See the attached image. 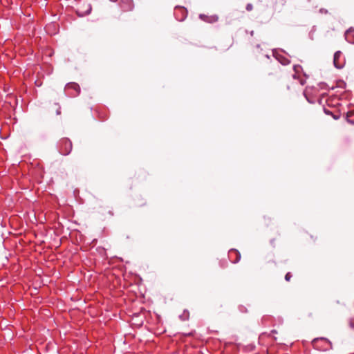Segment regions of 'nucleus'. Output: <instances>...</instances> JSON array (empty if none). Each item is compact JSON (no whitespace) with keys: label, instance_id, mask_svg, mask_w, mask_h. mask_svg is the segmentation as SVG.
<instances>
[{"label":"nucleus","instance_id":"nucleus-8","mask_svg":"<svg viewBox=\"0 0 354 354\" xmlns=\"http://www.w3.org/2000/svg\"><path fill=\"white\" fill-rule=\"evenodd\" d=\"M120 7L123 11H131L134 8V3L133 0H122Z\"/></svg>","mask_w":354,"mask_h":354},{"label":"nucleus","instance_id":"nucleus-15","mask_svg":"<svg viewBox=\"0 0 354 354\" xmlns=\"http://www.w3.org/2000/svg\"><path fill=\"white\" fill-rule=\"evenodd\" d=\"M301 68L300 66H294V70L295 71L296 73H298Z\"/></svg>","mask_w":354,"mask_h":354},{"label":"nucleus","instance_id":"nucleus-6","mask_svg":"<svg viewBox=\"0 0 354 354\" xmlns=\"http://www.w3.org/2000/svg\"><path fill=\"white\" fill-rule=\"evenodd\" d=\"M199 18L202 21H205L206 23H209V24L215 23L216 21H218V17L216 15H205V14H200L199 15Z\"/></svg>","mask_w":354,"mask_h":354},{"label":"nucleus","instance_id":"nucleus-10","mask_svg":"<svg viewBox=\"0 0 354 354\" xmlns=\"http://www.w3.org/2000/svg\"><path fill=\"white\" fill-rule=\"evenodd\" d=\"M275 57L283 65H288L290 63L289 59L282 55H276Z\"/></svg>","mask_w":354,"mask_h":354},{"label":"nucleus","instance_id":"nucleus-2","mask_svg":"<svg viewBox=\"0 0 354 354\" xmlns=\"http://www.w3.org/2000/svg\"><path fill=\"white\" fill-rule=\"evenodd\" d=\"M72 147L71 141L66 138H62L58 142L59 151L62 155H68L72 150Z\"/></svg>","mask_w":354,"mask_h":354},{"label":"nucleus","instance_id":"nucleus-17","mask_svg":"<svg viewBox=\"0 0 354 354\" xmlns=\"http://www.w3.org/2000/svg\"><path fill=\"white\" fill-rule=\"evenodd\" d=\"M346 121H347L348 123H351V124H354V120H352L348 119V116L346 117Z\"/></svg>","mask_w":354,"mask_h":354},{"label":"nucleus","instance_id":"nucleus-11","mask_svg":"<svg viewBox=\"0 0 354 354\" xmlns=\"http://www.w3.org/2000/svg\"><path fill=\"white\" fill-rule=\"evenodd\" d=\"M291 277H292V274L290 272H287L286 274L285 275V279L287 281H289L290 280Z\"/></svg>","mask_w":354,"mask_h":354},{"label":"nucleus","instance_id":"nucleus-14","mask_svg":"<svg viewBox=\"0 0 354 354\" xmlns=\"http://www.w3.org/2000/svg\"><path fill=\"white\" fill-rule=\"evenodd\" d=\"M331 116H332L335 120H338V119L340 118V114H339V113H337V114H333V113H332Z\"/></svg>","mask_w":354,"mask_h":354},{"label":"nucleus","instance_id":"nucleus-7","mask_svg":"<svg viewBox=\"0 0 354 354\" xmlns=\"http://www.w3.org/2000/svg\"><path fill=\"white\" fill-rule=\"evenodd\" d=\"M229 259L231 262L236 263L239 262L241 259V254L239 252L235 249H232L229 251Z\"/></svg>","mask_w":354,"mask_h":354},{"label":"nucleus","instance_id":"nucleus-13","mask_svg":"<svg viewBox=\"0 0 354 354\" xmlns=\"http://www.w3.org/2000/svg\"><path fill=\"white\" fill-rule=\"evenodd\" d=\"M324 113H325L326 115H332V113H332L329 109H326V108H324Z\"/></svg>","mask_w":354,"mask_h":354},{"label":"nucleus","instance_id":"nucleus-3","mask_svg":"<svg viewBox=\"0 0 354 354\" xmlns=\"http://www.w3.org/2000/svg\"><path fill=\"white\" fill-rule=\"evenodd\" d=\"M65 91L68 95L71 97H75L80 94V87L77 83L70 82L66 85Z\"/></svg>","mask_w":354,"mask_h":354},{"label":"nucleus","instance_id":"nucleus-9","mask_svg":"<svg viewBox=\"0 0 354 354\" xmlns=\"http://www.w3.org/2000/svg\"><path fill=\"white\" fill-rule=\"evenodd\" d=\"M345 39L350 44H354V29L351 28L348 29L344 34Z\"/></svg>","mask_w":354,"mask_h":354},{"label":"nucleus","instance_id":"nucleus-1","mask_svg":"<svg viewBox=\"0 0 354 354\" xmlns=\"http://www.w3.org/2000/svg\"><path fill=\"white\" fill-rule=\"evenodd\" d=\"M313 347L320 351H326L333 348L331 342L325 337H317L311 342Z\"/></svg>","mask_w":354,"mask_h":354},{"label":"nucleus","instance_id":"nucleus-4","mask_svg":"<svg viewBox=\"0 0 354 354\" xmlns=\"http://www.w3.org/2000/svg\"><path fill=\"white\" fill-rule=\"evenodd\" d=\"M174 15L178 21H183L187 16V10L183 6H176L174 9Z\"/></svg>","mask_w":354,"mask_h":354},{"label":"nucleus","instance_id":"nucleus-5","mask_svg":"<svg viewBox=\"0 0 354 354\" xmlns=\"http://www.w3.org/2000/svg\"><path fill=\"white\" fill-rule=\"evenodd\" d=\"M333 63L337 68H342L344 66V58L341 51H337L334 54Z\"/></svg>","mask_w":354,"mask_h":354},{"label":"nucleus","instance_id":"nucleus-16","mask_svg":"<svg viewBox=\"0 0 354 354\" xmlns=\"http://www.w3.org/2000/svg\"><path fill=\"white\" fill-rule=\"evenodd\" d=\"M319 12L322 13V14H327L328 13V10L324 9V8H321L319 10Z\"/></svg>","mask_w":354,"mask_h":354},{"label":"nucleus","instance_id":"nucleus-12","mask_svg":"<svg viewBox=\"0 0 354 354\" xmlns=\"http://www.w3.org/2000/svg\"><path fill=\"white\" fill-rule=\"evenodd\" d=\"M246 8V10H247L248 11H251V10H252V9H253V6H252V4H251V3H248V4L246 5V8Z\"/></svg>","mask_w":354,"mask_h":354},{"label":"nucleus","instance_id":"nucleus-18","mask_svg":"<svg viewBox=\"0 0 354 354\" xmlns=\"http://www.w3.org/2000/svg\"><path fill=\"white\" fill-rule=\"evenodd\" d=\"M250 35L252 36L254 35V31H251Z\"/></svg>","mask_w":354,"mask_h":354}]
</instances>
